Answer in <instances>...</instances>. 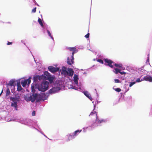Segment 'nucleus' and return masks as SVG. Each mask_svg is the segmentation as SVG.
<instances>
[{
  "mask_svg": "<svg viewBox=\"0 0 152 152\" xmlns=\"http://www.w3.org/2000/svg\"><path fill=\"white\" fill-rule=\"evenodd\" d=\"M41 76L39 75H34L33 77V86L34 85V87L36 89L42 92H45L49 89V82L46 80L43 81L40 83H38L39 80H40ZM33 88L34 87L33 86Z\"/></svg>",
  "mask_w": 152,
  "mask_h": 152,
  "instance_id": "nucleus-1",
  "label": "nucleus"
},
{
  "mask_svg": "<svg viewBox=\"0 0 152 152\" xmlns=\"http://www.w3.org/2000/svg\"><path fill=\"white\" fill-rule=\"evenodd\" d=\"M92 102L94 104V108L93 110L91 112L89 116H94L96 118V119L95 121H94L91 125L89 126V127H91L92 128L94 129L97 126H101L102 125V123L104 122V119H100L99 118L98 116H97V112L95 111H94L96 107V102H95V104H94V101H93Z\"/></svg>",
  "mask_w": 152,
  "mask_h": 152,
  "instance_id": "nucleus-2",
  "label": "nucleus"
},
{
  "mask_svg": "<svg viewBox=\"0 0 152 152\" xmlns=\"http://www.w3.org/2000/svg\"><path fill=\"white\" fill-rule=\"evenodd\" d=\"M69 89L71 88L80 91H83V86L82 83L79 81V83L78 82V85H73L72 83L68 86Z\"/></svg>",
  "mask_w": 152,
  "mask_h": 152,
  "instance_id": "nucleus-3",
  "label": "nucleus"
},
{
  "mask_svg": "<svg viewBox=\"0 0 152 152\" xmlns=\"http://www.w3.org/2000/svg\"><path fill=\"white\" fill-rule=\"evenodd\" d=\"M73 73L74 71L72 69L68 68L66 70L64 66H62V70L61 72L62 74H66L72 77L73 75Z\"/></svg>",
  "mask_w": 152,
  "mask_h": 152,
  "instance_id": "nucleus-4",
  "label": "nucleus"
},
{
  "mask_svg": "<svg viewBox=\"0 0 152 152\" xmlns=\"http://www.w3.org/2000/svg\"><path fill=\"white\" fill-rule=\"evenodd\" d=\"M82 131V129H78L76 130L72 133L68 134L66 136V137H68L66 141L68 142L72 139L75 138Z\"/></svg>",
  "mask_w": 152,
  "mask_h": 152,
  "instance_id": "nucleus-5",
  "label": "nucleus"
},
{
  "mask_svg": "<svg viewBox=\"0 0 152 152\" xmlns=\"http://www.w3.org/2000/svg\"><path fill=\"white\" fill-rule=\"evenodd\" d=\"M17 121L26 125L31 126L32 125V121L31 120L28 118H22L18 119Z\"/></svg>",
  "mask_w": 152,
  "mask_h": 152,
  "instance_id": "nucleus-6",
  "label": "nucleus"
},
{
  "mask_svg": "<svg viewBox=\"0 0 152 152\" xmlns=\"http://www.w3.org/2000/svg\"><path fill=\"white\" fill-rule=\"evenodd\" d=\"M61 89V88L60 87L55 86L52 87L47 92H48V94H49L50 95L58 92Z\"/></svg>",
  "mask_w": 152,
  "mask_h": 152,
  "instance_id": "nucleus-7",
  "label": "nucleus"
},
{
  "mask_svg": "<svg viewBox=\"0 0 152 152\" xmlns=\"http://www.w3.org/2000/svg\"><path fill=\"white\" fill-rule=\"evenodd\" d=\"M31 91L33 93L32 96H31V102H34L35 100L37 98V97L39 95V94L37 93H35L34 94V88H33V84H31Z\"/></svg>",
  "mask_w": 152,
  "mask_h": 152,
  "instance_id": "nucleus-8",
  "label": "nucleus"
},
{
  "mask_svg": "<svg viewBox=\"0 0 152 152\" xmlns=\"http://www.w3.org/2000/svg\"><path fill=\"white\" fill-rule=\"evenodd\" d=\"M48 70L52 73H54L57 72H60L61 69L58 67H54L53 66H50L48 67Z\"/></svg>",
  "mask_w": 152,
  "mask_h": 152,
  "instance_id": "nucleus-9",
  "label": "nucleus"
},
{
  "mask_svg": "<svg viewBox=\"0 0 152 152\" xmlns=\"http://www.w3.org/2000/svg\"><path fill=\"white\" fill-rule=\"evenodd\" d=\"M17 83V80H16L15 79H12L10 81L9 83H6V84L7 86V88L12 87L13 86H16Z\"/></svg>",
  "mask_w": 152,
  "mask_h": 152,
  "instance_id": "nucleus-10",
  "label": "nucleus"
},
{
  "mask_svg": "<svg viewBox=\"0 0 152 152\" xmlns=\"http://www.w3.org/2000/svg\"><path fill=\"white\" fill-rule=\"evenodd\" d=\"M42 94L38 97V100L40 101H44L45 100H47L48 98L49 94H48V92L46 93H41Z\"/></svg>",
  "mask_w": 152,
  "mask_h": 152,
  "instance_id": "nucleus-11",
  "label": "nucleus"
},
{
  "mask_svg": "<svg viewBox=\"0 0 152 152\" xmlns=\"http://www.w3.org/2000/svg\"><path fill=\"white\" fill-rule=\"evenodd\" d=\"M49 27L47 26V27L46 28H44L42 29V31L44 33H45V31H46L48 34V35L50 37V38L53 40L54 41V38L53 37V35H52L50 31L48 30Z\"/></svg>",
  "mask_w": 152,
  "mask_h": 152,
  "instance_id": "nucleus-12",
  "label": "nucleus"
},
{
  "mask_svg": "<svg viewBox=\"0 0 152 152\" xmlns=\"http://www.w3.org/2000/svg\"><path fill=\"white\" fill-rule=\"evenodd\" d=\"M79 76L78 75L76 74H75L73 77V82H72V83L73 85H78V82L79 80Z\"/></svg>",
  "mask_w": 152,
  "mask_h": 152,
  "instance_id": "nucleus-13",
  "label": "nucleus"
},
{
  "mask_svg": "<svg viewBox=\"0 0 152 152\" xmlns=\"http://www.w3.org/2000/svg\"><path fill=\"white\" fill-rule=\"evenodd\" d=\"M14 96H11V97H10V101H12V102H15V103H18L19 102V96L18 95H14Z\"/></svg>",
  "mask_w": 152,
  "mask_h": 152,
  "instance_id": "nucleus-14",
  "label": "nucleus"
},
{
  "mask_svg": "<svg viewBox=\"0 0 152 152\" xmlns=\"http://www.w3.org/2000/svg\"><path fill=\"white\" fill-rule=\"evenodd\" d=\"M105 62L107 64H105L106 65L108 66L111 68L113 67L114 63L112 60L107 58H105Z\"/></svg>",
  "mask_w": 152,
  "mask_h": 152,
  "instance_id": "nucleus-15",
  "label": "nucleus"
},
{
  "mask_svg": "<svg viewBox=\"0 0 152 152\" xmlns=\"http://www.w3.org/2000/svg\"><path fill=\"white\" fill-rule=\"evenodd\" d=\"M44 78L50 80L51 79V75L47 71H45L44 72L43 75L42 76Z\"/></svg>",
  "mask_w": 152,
  "mask_h": 152,
  "instance_id": "nucleus-16",
  "label": "nucleus"
},
{
  "mask_svg": "<svg viewBox=\"0 0 152 152\" xmlns=\"http://www.w3.org/2000/svg\"><path fill=\"white\" fill-rule=\"evenodd\" d=\"M83 93L84 95L86 96L91 101H92L93 99L91 97V96L90 94L87 91H81Z\"/></svg>",
  "mask_w": 152,
  "mask_h": 152,
  "instance_id": "nucleus-17",
  "label": "nucleus"
},
{
  "mask_svg": "<svg viewBox=\"0 0 152 152\" xmlns=\"http://www.w3.org/2000/svg\"><path fill=\"white\" fill-rule=\"evenodd\" d=\"M38 22L39 23V25L42 28H46L47 27L48 25L44 22H42V20L39 18H38Z\"/></svg>",
  "mask_w": 152,
  "mask_h": 152,
  "instance_id": "nucleus-18",
  "label": "nucleus"
},
{
  "mask_svg": "<svg viewBox=\"0 0 152 152\" xmlns=\"http://www.w3.org/2000/svg\"><path fill=\"white\" fill-rule=\"evenodd\" d=\"M10 88V87L7 88V89L6 91L5 97L6 98L8 99H9V97H11V96H10V95L12 96L13 95V94H11Z\"/></svg>",
  "mask_w": 152,
  "mask_h": 152,
  "instance_id": "nucleus-19",
  "label": "nucleus"
},
{
  "mask_svg": "<svg viewBox=\"0 0 152 152\" xmlns=\"http://www.w3.org/2000/svg\"><path fill=\"white\" fill-rule=\"evenodd\" d=\"M142 80H145L150 82H152V77L149 75H147L144 76Z\"/></svg>",
  "mask_w": 152,
  "mask_h": 152,
  "instance_id": "nucleus-20",
  "label": "nucleus"
},
{
  "mask_svg": "<svg viewBox=\"0 0 152 152\" xmlns=\"http://www.w3.org/2000/svg\"><path fill=\"white\" fill-rule=\"evenodd\" d=\"M16 84V86H17V91L19 92L21 91L23 89V88L21 86V84H20V79L17 80V83Z\"/></svg>",
  "mask_w": 152,
  "mask_h": 152,
  "instance_id": "nucleus-21",
  "label": "nucleus"
},
{
  "mask_svg": "<svg viewBox=\"0 0 152 152\" xmlns=\"http://www.w3.org/2000/svg\"><path fill=\"white\" fill-rule=\"evenodd\" d=\"M74 56H71V59L70 61L69 58L68 57L67 58V64L69 65H71L72 64H73L74 63Z\"/></svg>",
  "mask_w": 152,
  "mask_h": 152,
  "instance_id": "nucleus-22",
  "label": "nucleus"
},
{
  "mask_svg": "<svg viewBox=\"0 0 152 152\" xmlns=\"http://www.w3.org/2000/svg\"><path fill=\"white\" fill-rule=\"evenodd\" d=\"M20 79V84L22 85L23 87H25L27 85H28L26 79Z\"/></svg>",
  "mask_w": 152,
  "mask_h": 152,
  "instance_id": "nucleus-23",
  "label": "nucleus"
},
{
  "mask_svg": "<svg viewBox=\"0 0 152 152\" xmlns=\"http://www.w3.org/2000/svg\"><path fill=\"white\" fill-rule=\"evenodd\" d=\"M17 104L18 103L15 102H11V106L14 108L15 110H18V105Z\"/></svg>",
  "mask_w": 152,
  "mask_h": 152,
  "instance_id": "nucleus-24",
  "label": "nucleus"
},
{
  "mask_svg": "<svg viewBox=\"0 0 152 152\" xmlns=\"http://www.w3.org/2000/svg\"><path fill=\"white\" fill-rule=\"evenodd\" d=\"M15 86H13L12 87H10L11 90V92L13 94V95H18V94L16 93V91H15Z\"/></svg>",
  "mask_w": 152,
  "mask_h": 152,
  "instance_id": "nucleus-25",
  "label": "nucleus"
},
{
  "mask_svg": "<svg viewBox=\"0 0 152 152\" xmlns=\"http://www.w3.org/2000/svg\"><path fill=\"white\" fill-rule=\"evenodd\" d=\"M24 99L27 102H29L30 101H31V96H25L24 97Z\"/></svg>",
  "mask_w": 152,
  "mask_h": 152,
  "instance_id": "nucleus-26",
  "label": "nucleus"
},
{
  "mask_svg": "<svg viewBox=\"0 0 152 152\" xmlns=\"http://www.w3.org/2000/svg\"><path fill=\"white\" fill-rule=\"evenodd\" d=\"M96 59V61L97 62H99V63L102 64H104V58H103V60L102 59L99 58H97Z\"/></svg>",
  "mask_w": 152,
  "mask_h": 152,
  "instance_id": "nucleus-27",
  "label": "nucleus"
},
{
  "mask_svg": "<svg viewBox=\"0 0 152 152\" xmlns=\"http://www.w3.org/2000/svg\"><path fill=\"white\" fill-rule=\"evenodd\" d=\"M114 65H115V66L116 67H118V68H122V64H115V63H114Z\"/></svg>",
  "mask_w": 152,
  "mask_h": 152,
  "instance_id": "nucleus-28",
  "label": "nucleus"
},
{
  "mask_svg": "<svg viewBox=\"0 0 152 152\" xmlns=\"http://www.w3.org/2000/svg\"><path fill=\"white\" fill-rule=\"evenodd\" d=\"M31 77H29L26 79V81L28 83V85H29L31 82Z\"/></svg>",
  "mask_w": 152,
  "mask_h": 152,
  "instance_id": "nucleus-29",
  "label": "nucleus"
},
{
  "mask_svg": "<svg viewBox=\"0 0 152 152\" xmlns=\"http://www.w3.org/2000/svg\"><path fill=\"white\" fill-rule=\"evenodd\" d=\"M68 49H69L70 51H74L75 50L77 49L75 47H69Z\"/></svg>",
  "mask_w": 152,
  "mask_h": 152,
  "instance_id": "nucleus-30",
  "label": "nucleus"
},
{
  "mask_svg": "<svg viewBox=\"0 0 152 152\" xmlns=\"http://www.w3.org/2000/svg\"><path fill=\"white\" fill-rule=\"evenodd\" d=\"M114 70H115V71H114L115 73L117 74L118 73H119L120 72V70L119 69L116 68L114 69Z\"/></svg>",
  "mask_w": 152,
  "mask_h": 152,
  "instance_id": "nucleus-31",
  "label": "nucleus"
},
{
  "mask_svg": "<svg viewBox=\"0 0 152 152\" xmlns=\"http://www.w3.org/2000/svg\"><path fill=\"white\" fill-rule=\"evenodd\" d=\"M74 51H72V56H74V54L77 53V52H78V50L77 49L75 50H74Z\"/></svg>",
  "mask_w": 152,
  "mask_h": 152,
  "instance_id": "nucleus-32",
  "label": "nucleus"
},
{
  "mask_svg": "<svg viewBox=\"0 0 152 152\" xmlns=\"http://www.w3.org/2000/svg\"><path fill=\"white\" fill-rule=\"evenodd\" d=\"M115 91L118 92H119L121 91V89L119 88H116L115 89Z\"/></svg>",
  "mask_w": 152,
  "mask_h": 152,
  "instance_id": "nucleus-33",
  "label": "nucleus"
},
{
  "mask_svg": "<svg viewBox=\"0 0 152 152\" xmlns=\"http://www.w3.org/2000/svg\"><path fill=\"white\" fill-rule=\"evenodd\" d=\"M32 127L34 129H36V130H37L38 132H40L41 134H42L43 133H44L43 132H42V131H41V132H40V130H39L38 129L36 128H35V127H33V126H32Z\"/></svg>",
  "mask_w": 152,
  "mask_h": 152,
  "instance_id": "nucleus-34",
  "label": "nucleus"
},
{
  "mask_svg": "<svg viewBox=\"0 0 152 152\" xmlns=\"http://www.w3.org/2000/svg\"><path fill=\"white\" fill-rule=\"evenodd\" d=\"M32 127L34 129H36V130H37L38 132H40L41 134H42L43 133H44L43 132H42V131H41V132H40V130H39L38 129L36 128H35V127H33V126H32Z\"/></svg>",
  "mask_w": 152,
  "mask_h": 152,
  "instance_id": "nucleus-35",
  "label": "nucleus"
},
{
  "mask_svg": "<svg viewBox=\"0 0 152 152\" xmlns=\"http://www.w3.org/2000/svg\"><path fill=\"white\" fill-rule=\"evenodd\" d=\"M32 127L34 129H36V130H37L38 132H40L41 134H42L43 133H44L43 132H42V131H41V132H40V130H39L38 129L36 128H35V127H33V126H32Z\"/></svg>",
  "mask_w": 152,
  "mask_h": 152,
  "instance_id": "nucleus-36",
  "label": "nucleus"
},
{
  "mask_svg": "<svg viewBox=\"0 0 152 152\" xmlns=\"http://www.w3.org/2000/svg\"><path fill=\"white\" fill-rule=\"evenodd\" d=\"M90 34L89 32L85 35V37L87 39L89 37Z\"/></svg>",
  "mask_w": 152,
  "mask_h": 152,
  "instance_id": "nucleus-37",
  "label": "nucleus"
},
{
  "mask_svg": "<svg viewBox=\"0 0 152 152\" xmlns=\"http://www.w3.org/2000/svg\"><path fill=\"white\" fill-rule=\"evenodd\" d=\"M36 7H35L32 10V12L33 13H35L36 12Z\"/></svg>",
  "mask_w": 152,
  "mask_h": 152,
  "instance_id": "nucleus-38",
  "label": "nucleus"
},
{
  "mask_svg": "<svg viewBox=\"0 0 152 152\" xmlns=\"http://www.w3.org/2000/svg\"><path fill=\"white\" fill-rule=\"evenodd\" d=\"M135 83V82H131L130 83V84L129 85V87H132L133 85Z\"/></svg>",
  "mask_w": 152,
  "mask_h": 152,
  "instance_id": "nucleus-39",
  "label": "nucleus"
},
{
  "mask_svg": "<svg viewBox=\"0 0 152 152\" xmlns=\"http://www.w3.org/2000/svg\"><path fill=\"white\" fill-rule=\"evenodd\" d=\"M21 42L23 43L26 47L28 49V50L30 51V49L27 46V45H26L25 43L24 42L23 40H21Z\"/></svg>",
  "mask_w": 152,
  "mask_h": 152,
  "instance_id": "nucleus-40",
  "label": "nucleus"
},
{
  "mask_svg": "<svg viewBox=\"0 0 152 152\" xmlns=\"http://www.w3.org/2000/svg\"><path fill=\"white\" fill-rule=\"evenodd\" d=\"M35 114H36V112L34 110L32 112V116H34L35 115Z\"/></svg>",
  "mask_w": 152,
  "mask_h": 152,
  "instance_id": "nucleus-41",
  "label": "nucleus"
},
{
  "mask_svg": "<svg viewBox=\"0 0 152 152\" xmlns=\"http://www.w3.org/2000/svg\"><path fill=\"white\" fill-rule=\"evenodd\" d=\"M143 80H142V79L140 80V78H138L137 79L136 82H140L142 81Z\"/></svg>",
  "mask_w": 152,
  "mask_h": 152,
  "instance_id": "nucleus-42",
  "label": "nucleus"
},
{
  "mask_svg": "<svg viewBox=\"0 0 152 152\" xmlns=\"http://www.w3.org/2000/svg\"><path fill=\"white\" fill-rule=\"evenodd\" d=\"M114 81L115 83H120V81L118 79H115Z\"/></svg>",
  "mask_w": 152,
  "mask_h": 152,
  "instance_id": "nucleus-43",
  "label": "nucleus"
},
{
  "mask_svg": "<svg viewBox=\"0 0 152 152\" xmlns=\"http://www.w3.org/2000/svg\"><path fill=\"white\" fill-rule=\"evenodd\" d=\"M98 58H99V59H103L104 58H103V56H102L101 55H99V56H98Z\"/></svg>",
  "mask_w": 152,
  "mask_h": 152,
  "instance_id": "nucleus-44",
  "label": "nucleus"
},
{
  "mask_svg": "<svg viewBox=\"0 0 152 152\" xmlns=\"http://www.w3.org/2000/svg\"><path fill=\"white\" fill-rule=\"evenodd\" d=\"M12 44V42H10L8 41V42H7V45H11Z\"/></svg>",
  "mask_w": 152,
  "mask_h": 152,
  "instance_id": "nucleus-45",
  "label": "nucleus"
},
{
  "mask_svg": "<svg viewBox=\"0 0 152 152\" xmlns=\"http://www.w3.org/2000/svg\"><path fill=\"white\" fill-rule=\"evenodd\" d=\"M85 128H86V129H87L88 128V127H84L83 128V132H86V129H85Z\"/></svg>",
  "mask_w": 152,
  "mask_h": 152,
  "instance_id": "nucleus-46",
  "label": "nucleus"
},
{
  "mask_svg": "<svg viewBox=\"0 0 152 152\" xmlns=\"http://www.w3.org/2000/svg\"><path fill=\"white\" fill-rule=\"evenodd\" d=\"M119 73H120L121 75H124L126 73V72H121L120 71L119 72Z\"/></svg>",
  "mask_w": 152,
  "mask_h": 152,
  "instance_id": "nucleus-47",
  "label": "nucleus"
},
{
  "mask_svg": "<svg viewBox=\"0 0 152 152\" xmlns=\"http://www.w3.org/2000/svg\"><path fill=\"white\" fill-rule=\"evenodd\" d=\"M100 101H99L98 100H96V101H95V102H96V104H98V103L100 102Z\"/></svg>",
  "mask_w": 152,
  "mask_h": 152,
  "instance_id": "nucleus-48",
  "label": "nucleus"
},
{
  "mask_svg": "<svg viewBox=\"0 0 152 152\" xmlns=\"http://www.w3.org/2000/svg\"><path fill=\"white\" fill-rule=\"evenodd\" d=\"M34 0V1H33L34 3L35 4L36 3H37V2H36L35 0Z\"/></svg>",
  "mask_w": 152,
  "mask_h": 152,
  "instance_id": "nucleus-49",
  "label": "nucleus"
},
{
  "mask_svg": "<svg viewBox=\"0 0 152 152\" xmlns=\"http://www.w3.org/2000/svg\"><path fill=\"white\" fill-rule=\"evenodd\" d=\"M44 136H45V137L48 139L50 140V139L48 138V137L45 134Z\"/></svg>",
  "mask_w": 152,
  "mask_h": 152,
  "instance_id": "nucleus-50",
  "label": "nucleus"
},
{
  "mask_svg": "<svg viewBox=\"0 0 152 152\" xmlns=\"http://www.w3.org/2000/svg\"><path fill=\"white\" fill-rule=\"evenodd\" d=\"M149 57H148V59H147V61L149 62Z\"/></svg>",
  "mask_w": 152,
  "mask_h": 152,
  "instance_id": "nucleus-51",
  "label": "nucleus"
},
{
  "mask_svg": "<svg viewBox=\"0 0 152 152\" xmlns=\"http://www.w3.org/2000/svg\"><path fill=\"white\" fill-rule=\"evenodd\" d=\"M35 4H36L37 6H39V5L37 3H36Z\"/></svg>",
  "mask_w": 152,
  "mask_h": 152,
  "instance_id": "nucleus-52",
  "label": "nucleus"
},
{
  "mask_svg": "<svg viewBox=\"0 0 152 152\" xmlns=\"http://www.w3.org/2000/svg\"><path fill=\"white\" fill-rule=\"evenodd\" d=\"M86 74V72H83V74L85 75Z\"/></svg>",
  "mask_w": 152,
  "mask_h": 152,
  "instance_id": "nucleus-53",
  "label": "nucleus"
},
{
  "mask_svg": "<svg viewBox=\"0 0 152 152\" xmlns=\"http://www.w3.org/2000/svg\"><path fill=\"white\" fill-rule=\"evenodd\" d=\"M3 89H2V91H1V93L0 94V95H1V93L2 92H3Z\"/></svg>",
  "mask_w": 152,
  "mask_h": 152,
  "instance_id": "nucleus-54",
  "label": "nucleus"
},
{
  "mask_svg": "<svg viewBox=\"0 0 152 152\" xmlns=\"http://www.w3.org/2000/svg\"><path fill=\"white\" fill-rule=\"evenodd\" d=\"M39 130H40V132H41V129H40V128H39Z\"/></svg>",
  "mask_w": 152,
  "mask_h": 152,
  "instance_id": "nucleus-55",
  "label": "nucleus"
},
{
  "mask_svg": "<svg viewBox=\"0 0 152 152\" xmlns=\"http://www.w3.org/2000/svg\"><path fill=\"white\" fill-rule=\"evenodd\" d=\"M30 53H31V54L32 55V56H33V57H34V56L32 54V53L30 51Z\"/></svg>",
  "mask_w": 152,
  "mask_h": 152,
  "instance_id": "nucleus-56",
  "label": "nucleus"
},
{
  "mask_svg": "<svg viewBox=\"0 0 152 152\" xmlns=\"http://www.w3.org/2000/svg\"><path fill=\"white\" fill-rule=\"evenodd\" d=\"M12 120H11V119H10V120H9V121H12Z\"/></svg>",
  "mask_w": 152,
  "mask_h": 152,
  "instance_id": "nucleus-57",
  "label": "nucleus"
},
{
  "mask_svg": "<svg viewBox=\"0 0 152 152\" xmlns=\"http://www.w3.org/2000/svg\"><path fill=\"white\" fill-rule=\"evenodd\" d=\"M96 59H95V58H94V59L93 60H94V61H95L96 60Z\"/></svg>",
  "mask_w": 152,
  "mask_h": 152,
  "instance_id": "nucleus-58",
  "label": "nucleus"
},
{
  "mask_svg": "<svg viewBox=\"0 0 152 152\" xmlns=\"http://www.w3.org/2000/svg\"><path fill=\"white\" fill-rule=\"evenodd\" d=\"M34 61L36 63V60H35V59L34 58Z\"/></svg>",
  "mask_w": 152,
  "mask_h": 152,
  "instance_id": "nucleus-59",
  "label": "nucleus"
},
{
  "mask_svg": "<svg viewBox=\"0 0 152 152\" xmlns=\"http://www.w3.org/2000/svg\"><path fill=\"white\" fill-rule=\"evenodd\" d=\"M36 125H37V124L36 123V124L35 125V126H36Z\"/></svg>",
  "mask_w": 152,
  "mask_h": 152,
  "instance_id": "nucleus-60",
  "label": "nucleus"
},
{
  "mask_svg": "<svg viewBox=\"0 0 152 152\" xmlns=\"http://www.w3.org/2000/svg\"><path fill=\"white\" fill-rule=\"evenodd\" d=\"M94 66H95V65H94L92 66V67H94Z\"/></svg>",
  "mask_w": 152,
  "mask_h": 152,
  "instance_id": "nucleus-61",
  "label": "nucleus"
},
{
  "mask_svg": "<svg viewBox=\"0 0 152 152\" xmlns=\"http://www.w3.org/2000/svg\"><path fill=\"white\" fill-rule=\"evenodd\" d=\"M42 135H43V136H44L45 135V134L44 133H43L42 134Z\"/></svg>",
  "mask_w": 152,
  "mask_h": 152,
  "instance_id": "nucleus-62",
  "label": "nucleus"
},
{
  "mask_svg": "<svg viewBox=\"0 0 152 152\" xmlns=\"http://www.w3.org/2000/svg\"><path fill=\"white\" fill-rule=\"evenodd\" d=\"M1 117L0 116V120H1Z\"/></svg>",
  "mask_w": 152,
  "mask_h": 152,
  "instance_id": "nucleus-63",
  "label": "nucleus"
},
{
  "mask_svg": "<svg viewBox=\"0 0 152 152\" xmlns=\"http://www.w3.org/2000/svg\"><path fill=\"white\" fill-rule=\"evenodd\" d=\"M7 23H10V22H8Z\"/></svg>",
  "mask_w": 152,
  "mask_h": 152,
  "instance_id": "nucleus-64",
  "label": "nucleus"
}]
</instances>
